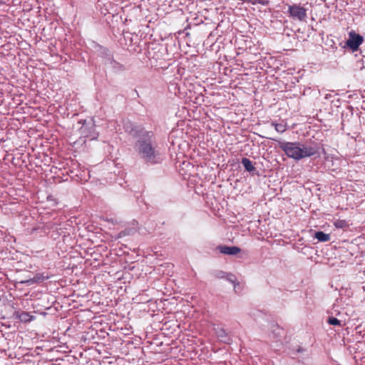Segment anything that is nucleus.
Returning a JSON list of instances; mask_svg holds the SVG:
<instances>
[{
	"mask_svg": "<svg viewBox=\"0 0 365 365\" xmlns=\"http://www.w3.org/2000/svg\"><path fill=\"white\" fill-rule=\"evenodd\" d=\"M130 134L138 138L135 147L140 157L147 163H156L157 153L152 144L153 133L145 130L140 126H135L130 130Z\"/></svg>",
	"mask_w": 365,
	"mask_h": 365,
	"instance_id": "obj_1",
	"label": "nucleus"
},
{
	"mask_svg": "<svg viewBox=\"0 0 365 365\" xmlns=\"http://www.w3.org/2000/svg\"><path fill=\"white\" fill-rule=\"evenodd\" d=\"M287 13L293 19L299 21H306L307 18V9L299 4L289 5Z\"/></svg>",
	"mask_w": 365,
	"mask_h": 365,
	"instance_id": "obj_3",
	"label": "nucleus"
},
{
	"mask_svg": "<svg viewBox=\"0 0 365 365\" xmlns=\"http://www.w3.org/2000/svg\"><path fill=\"white\" fill-rule=\"evenodd\" d=\"M327 322L329 324H331V325H334V326H339V327L342 326V324L341 323V321H339V319H337L336 318L333 317H329L328 320H327Z\"/></svg>",
	"mask_w": 365,
	"mask_h": 365,
	"instance_id": "obj_13",
	"label": "nucleus"
},
{
	"mask_svg": "<svg viewBox=\"0 0 365 365\" xmlns=\"http://www.w3.org/2000/svg\"><path fill=\"white\" fill-rule=\"evenodd\" d=\"M225 275H226V273L222 271H217L215 274V276L219 279L225 277Z\"/></svg>",
	"mask_w": 365,
	"mask_h": 365,
	"instance_id": "obj_16",
	"label": "nucleus"
},
{
	"mask_svg": "<svg viewBox=\"0 0 365 365\" xmlns=\"http://www.w3.org/2000/svg\"><path fill=\"white\" fill-rule=\"evenodd\" d=\"M217 250H219L222 254L227 255H235L240 253L241 251L240 248L238 247H229L227 245H220L217 247Z\"/></svg>",
	"mask_w": 365,
	"mask_h": 365,
	"instance_id": "obj_6",
	"label": "nucleus"
},
{
	"mask_svg": "<svg viewBox=\"0 0 365 365\" xmlns=\"http://www.w3.org/2000/svg\"><path fill=\"white\" fill-rule=\"evenodd\" d=\"M80 133L86 138H89L91 140L97 139L98 133L96 131L95 125L93 123L86 124V120H84L83 126L80 128Z\"/></svg>",
	"mask_w": 365,
	"mask_h": 365,
	"instance_id": "obj_5",
	"label": "nucleus"
},
{
	"mask_svg": "<svg viewBox=\"0 0 365 365\" xmlns=\"http://www.w3.org/2000/svg\"><path fill=\"white\" fill-rule=\"evenodd\" d=\"M13 317L15 319H19L23 322H31L33 319V317L31 316L28 312L24 311H15L13 314Z\"/></svg>",
	"mask_w": 365,
	"mask_h": 365,
	"instance_id": "obj_7",
	"label": "nucleus"
},
{
	"mask_svg": "<svg viewBox=\"0 0 365 365\" xmlns=\"http://www.w3.org/2000/svg\"><path fill=\"white\" fill-rule=\"evenodd\" d=\"M225 277H226L227 280H228L231 283L235 284L237 279H236V277L234 274H226Z\"/></svg>",
	"mask_w": 365,
	"mask_h": 365,
	"instance_id": "obj_15",
	"label": "nucleus"
},
{
	"mask_svg": "<svg viewBox=\"0 0 365 365\" xmlns=\"http://www.w3.org/2000/svg\"><path fill=\"white\" fill-rule=\"evenodd\" d=\"M242 164L245 167V169L248 172H252L256 170L252 161L247 158H242Z\"/></svg>",
	"mask_w": 365,
	"mask_h": 365,
	"instance_id": "obj_10",
	"label": "nucleus"
},
{
	"mask_svg": "<svg viewBox=\"0 0 365 365\" xmlns=\"http://www.w3.org/2000/svg\"><path fill=\"white\" fill-rule=\"evenodd\" d=\"M364 38L360 34L355 33L352 31L349 34V38L346 41V46L353 51L358 50L359 46L363 43Z\"/></svg>",
	"mask_w": 365,
	"mask_h": 365,
	"instance_id": "obj_4",
	"label": "nucleus"
},
{
	"mask_svg": "<svg viewBox=\"0 0 365 365\" xmlns=\"http://www.w3.org/2000/svg\"><path fill=\"white\" fill-rule=\"evenodd\" d=\"M274 128H275V130L279 132V133H283L286 130V128H285V125H283V124H281V123H275L274 124Z\"/></svg>",
	"mask_w": 365,
	"mask_h": 365,
	"instance_id": "obj_14",
	"label": "nucleus"
},
{
	"mask_svg": "<svg viewBox=\"0 0 365 365\" xmlns=\"http://www.w3.org/2000/svg\"><path fill=\"white\" fill-rule=\"evenodd\" d=\"M272 332L277 336H281L284 330L282 328L279 327L277 324L273 325L272 327Z\"/></svg>",
	"mask_w": 365,
	"mask_h": 365,
	"instance_id": "obj_12",
	"label": "nucleus"
},
{
	"mask_svg": "<svg viewBox=\"0 0 365 365\" xmlns=\"http://www.w3.org/2000/svg\"><path fill=\"white\" fill-rule=\"evenodd\" d=\"M334 225L336 228L345 229L349 227V224L344 220H337L334 222Z\"/></svg>",
	"mask_w": 365,
	"mask_h": 365,
	"instance_id": "obj_11",
	"label": "nucleus"
},
{
	"mask_svg": "<svg viewBox=\"0 0 365 365\" xmlns=\"http://www.w3.org/2000/svg\"><path fill=\"white\" fill-rule=\"evenodd\" d=\"M314 237L317 239L319 242H328L330 240V235L322 231L316 232L314 233Z\"/></svg>",
	"mask_w": 365,
	"mask_h": 365,
	"instance_id": "obj_9",
	"label": "nucleus"
},
{
	"mask_svg": "<svg viewBox=\"0 0 365 365\" xmlns=\"http://www.w3.org/2000/svg\"><path fill=\"white\" fill-rule=\"evenodd\" d=\"M279 148L282 150L289 158L297 160L306 157L314 155L318 152L316 147L307 146L304 144L299 143L279 142Z\"/></svg>",
	"mask_w": 365,
	"mask_h": 365,
	"instance_id": "obj_2",
	"label": "nucleus"
},
{
	"mask_svg": "<svg viewBox=\"0 0 365 365\" xmlns=\"http://www.w3.org/2000/svg\"><path fill=\"white\" fill-rule=\"evenodd\" d=\"M48 277L43 276V274L38 273V274H35V276L33 278L25 280V281H22L21 283L26 284L27 285H31L34 283L41 282L44 279H48Z\"/></svg>",
	"mask_w": 365,
	"mask_h": 365,
	"instance_id": "obj_8",
	"label": "nucleus"
}]
</instances>
